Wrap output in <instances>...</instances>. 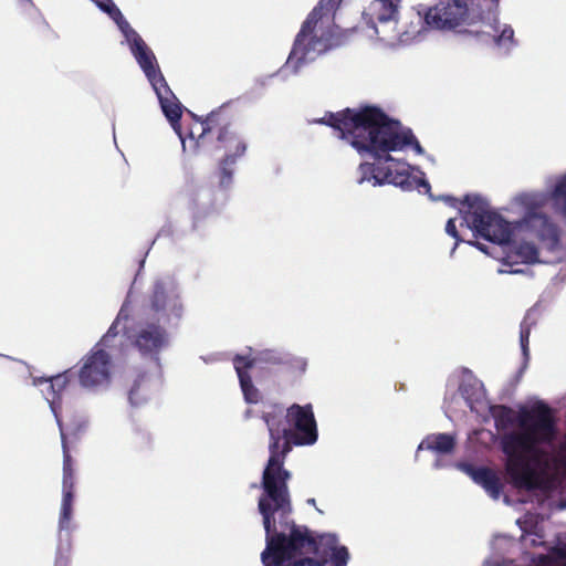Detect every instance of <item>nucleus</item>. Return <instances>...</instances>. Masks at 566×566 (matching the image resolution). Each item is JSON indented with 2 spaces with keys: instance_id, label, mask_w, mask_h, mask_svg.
Masks as SVG:
<instances>
[{
  "instance_id": "obj_25",
  "label": "nucleus",
  "mask_w": 566,
  "mask_h": 566,
  "mask_svg": "<svg viewBox=\"0 0 566 566\" xmlns=\"http://www.w3.org/2000/svg\"><path fill=\"white\" fill-rule=\"evenodd\" d=\"M490 412L497 428L504 429L514 422V411L504 405L492 406Z\"/></svg>"
},
{
  "instance_id": "obj_13",
  "label": "nucleus",
  "mask_w": 566,
  "mask_h": 566,
  "mask_svg": "<svg viewBox=\"0 0 566 566\" xmlns=\"http://www.w3.org/2000/svg\"><path fill=\"white\" fill-rule=\"evenodd\" d=\"M128 28L126 36L130 42L132 53L135 56L140 69L145 73L146 77L150 82L151 86L165 80L158 64L155 54L147 46L142 36L125 22Z\"/></svg>"
},
{
  "instance_id": "obj_15",
  "label": "nucleus",
  "mask_w": 566,
  "mask_h": 566,
  "mask_svg": "<svg viewBox=\"0 0 566 566\" xmlns=\"http://www.w3.org/2000/svg\"><path fill=\"white\" fill-rule=\"evenodd\" d=\"M153 88L155 90L157 97L159 99L161 109L166 116V118L169 120L171 127L179 135L181 140L184 142L182 135H181V115H182V105L174 94V92L168 86L166 80L157 83L156 85H153Z\"/></svg>"
},
{
  "instance_id": "obj_18",
  "label": "nucleus",
  "mask_w": 566,
  "mask_h": 566,
  "mask_svg": "<svg viewBox=\"0 0 566 566\" xmlns=\"http://www.w3.org/2000/svg\"><path fill=\"white\" fill-rule=\"evenodd\" d=\"M75 472L63 473L59 530L67 531L73 514Z\"/></svg>"
},
{
  "instance_id": "obj_24",
  "label": "nucleus",
  "mask_w": 566,
  "mask_h": 566,
  "mask_svg": "<svg viewBox=\"0 0 566 566\" xmlns=\"http://www.w3.org/2000/svg\"><path fill=\"white\" fill-rule=\"evenodd\" d=\"M535 325L536 319L533 317L532 313L527 312L520 325V344L525 360L530 357V335L533 326Z\"/></svg>"
},
{
  "instance_id": "obj_14",
  "label": "nucleus",
  "mask_w": 566,
  "mask_h": 566,
  "mask_svg": "<svg viewBox=\"0 0 566 566\" xmlns=\"http://www.w3.org/2000/svg\"><path fill=\"white\" fill-rule=\"evenodd\" d=\"M431 18H433V13L430 7L419 4L409 8L402 14L398 13L396 29L398 33L420 34L423 31L433 30Z\"/></svg>"
},
{
  "instance_id": "obj_8",
  "label": "nucleus",
  "mask_w": 566,
  "mask_h": 566,
  "mask_svg": "<svg viewBox=\"0 0 566 566\" xmlns=\"http://www.w3.org/2000/svg\"><path fill=\"white\" fill-rule=\"evenodd\" d=\"M342 0H319L310 12L297 33L287 63L295 62V70L326 51L340 46L343 35L333 30H322L324 19L328 20Z\"/></svg>"
},
{
  "instance_id": "obj_32",
  "label": "nucleus",
  "mask_w": 566,
  "mask_h": 566,
  "mask_svg": "<svg viewBox=\"0 0 566 566\" xmlns=\"http://www.w3.org/2000/svg\"><path fill=\"white\" fill-rule=\"evenodd\" d=\"M446 232L451 235L452 238H454L457 240V242L461 241L460 239V235H459V232L457 230V227H455V220L454 219H449L447 221V224H446ZM458 243H455L457 245Z\"/></svg>"
},
{
  "instance_id": "obj_40",
  "label": "nucleus",
  "mask_w": 566,
  "mask_h": 566,
  "mask_svg": "<svg viewBox=\"0 0 566 566\" xmlns=\"http://www.w3.org/2000/svg\"><path fill=\"white\" fill-rule=\"evenodd\" d=\"M307 503H310L311 505L315 506L316 505V502H315V499H308L307 500Z\"/></svg>"
},
{
  "instance_id": "obj_28",
  "label": "nucleus",
  "mask_w": 566,
  "mask_h": 566,
  "mask_svg": "<svg viewBox=\"0 0 566 566\" xmlns=\"http://www.w3.org/2000/svg\"><path fill=\"white\" fill-rule=\"evenodd\" d=\"M60 428L61 440H62V450H63V473H69L74 471L73 460L69 450L67 440H66V429L63 427Z\"/></svg>"
},
{
  "instance_id": "obj_35",
  "label": "nucleus",
  "mask_w": 566,
  "mask_h": 566,
  "mask_svg": "<svg viewBox=\"0 0 566 566\" xmlns=\"http://www.w3.org/2000/svg\"><path fill=\"white\" fill-rule=\"evenodd\" d=\"M139 382L135 381L134 386L129 390V399L133 401L135 394L138 391Z\"/></svg>"
},
{
  "instance_id": "obj_27",
  "label": "nucleus",
  "mask_w": 566,
  "mask_h": 566,
  "mask_svg": "<svg viewBox=\"0 0 566 566\" xmlns=\"http://www.w3.org/2000/svg\"><path fill=\"white\" fill-rule=\"evenodd\" d=\"M349 559V553L347 547L334 544L331 552L328 553V562L333 564V566H346Z\"/></svg>"
},
{
  "instance_id": "obj_4",
  "label": "nucleus",
  "mask_w": 566,
  "mask_h": 566,
  "mask_svg": "<svg viewBox=\"0 0 566 566\" xmlns=\"http://www.w3.org/2000/svg\"><path fill=\"white\" fill-rule=\"evenodd\" d=\"M188 113L201 124V133L196 140L198 150L208 155L226 151L219 163V170L220 185L228 186L233 175L231 166L247 150V144L234 130V114L227 105L213 109L206 117H199L190 111Z\"/></svg>"
},
{
  "instance_id": "obj_31",
  "label": "nucleus",
  "mask_w": 566,
  "mask_h": 566,
  "mask_svg": "<svg viewBox=\"0 0 566 566\" xmlns=\"http://www.w3.org/2000/svg\"><path fill=\"white\" fill-rule=\"evenodd\" d=\"M118 335V329H117V322H114L108 331L106 332V334L102 337V339L99 340V343H97L96 345H98V348H102L101 346H107L108 344V340L111 338H114Z\"/></svg>"
},
{
  "instance_id": "obj_23",
  "label": "nucleus",
  "mask_w": 566,
  "mask_h": 566,
  "mask_svg": "<svg viewBox=\"0 0 566 566\" xmlns=\"http://www.w3.org/2000/svg\"><path fill=\"white\" fill-rule=\"evenodd\" d=\"M534 566H566V541H557L547 554L538 555Z\"/></svg>"
},
{
  "instance_id": "obj_2",
  "label": "nucleus",
  "mask_w": 566,
  "mask_h": 566,
  "mask_svg": "<svg viewBox=\"0 0 566 566\" xmlns=\"http://www.w3.org/2000/svg\"><path fill=\"white\" fill-rule=\"evenodd\" d=\"M518 431L505 433L501 440L506 455L505 470L515 488L535 491L543 489V478L534 469L543 455L541 444L554 441L557 429L552 409L537 402L518 415Z\"/></svg>"
},
{
  "instance_id": "obj_7",
  "label": "nucleus",
  "mask_w": 566,
  "mask_h": 566,
  "mask_svg": "<svg viewBox=\"0 0 566 566\" xmlns=\"http://www.w3.org/2000/svg\"><path fill=\"white\" fill-rule=\"evenodd\" d=\"M554 211L566 220V172L560 175L549 192H522L515 197V202L524 210L518 227L522 231L535 237L543 248L554 251L560 243L558 227L542 210L548 202Z\"/></svg>"
},
{
  "instance_id": "obj_6",
  "label": "nucleus",
  "mask_w": 566,
  "mask_h": 566,
  "mask_svg": "<svg viewBox=\"0 0 566 566\" xmlns=\"http://www.w3.org/2000/svg\"><path fill=\"white\" fill-rule=\"evenodd\" d=\"M150 311L156 321L142 324L135 333L133 345L143 356L158 358L169 344V334L160 325L177 323L184 314L179 291L172 282L156 281L150 295Z\"/></svg>"
},
{
  "instance_id": "obj_3",
  "label": "nucleus",
  "mask_w": 566,
  "mask_h": 566,
  "mask_svg": "<svg viewBox=\"0 0 566 566\" xmlns=\"http://www.w3.org/2000/svg\"><path fill=\"white\" fill-rule=\"evenodd\" d=\"M286 409L280 403H272L263 411L261 418L269 430L270 457L262 472L261 486L263 490L258 507L263 518L264 531L276 530V515L281 531H311L298 526L290 518L292 512L289 481L292 473L282 465L281 451L285 440Z\"/></svg>"
},
{
  "instance_id": "obj_30",
  "label": "nucleus",
  "mask_w": 566,
  "mask_h": 566,
  "mask_svg": "<svg viewBox=\"0 0 566 566\" xmlns=\"http://www.w3.org/2000/svg\"><path fill=\"white\" fill-rule=\"evenodd\" d=\"M513 38H514V30L510 25H506L502 30L500 35L493 36V39L497 45L505 44L506 42L513 43Z\"/></svg>"
},
{
  "instance_id": "obj_29",
  "label": "nucleus",
  "mask_w": 566,
  "mask_h": 566,
  "mask_svg": "<svg viewBox=\"0 0 566 566\" xmlns=\"http://www.w3.org/2000/svg\"><path fill=\"white\" fill-rule=\"evenodd\" d=\"M285 358V354L281 355L274 350H264L260 354L259 359L263 363L270 364V365H279L281 366L283 364V360Z\"/></svg>"
},
{
  "instance_id": "obj_16",
  "label": "nucleus",
  "mask_w": 566,
  "mask_h": 566,
  "mask_svg": "<svg viewBox=\"0 0 566 566\" xmlns=\"http://www.w3.org/2000/svg\"><path fill=\"white\" fill-rule=\"evenodd\" d=\"M256 360L258 358H250L242 355H235L233 358V366L238 374L244 400L251 405H255L261 400V394L253 385L252 377L249 374V369L255 366Z\"/></svg>"
},
{
  "instance_id": "obj_38",
  "label": "nucleus",
  "mask_w": 566,
  "mask_h": 566,
  "mask_svg": "<svg viewBox=\"0 0 566 566\" xmlns=\"http://www.w3.org/2000/svg\"><path fill=\"white\" fill-rule=\"evenodd\" d=\"M562 452L564 454V462L566 464V436H565V440H564V442L562 444Z\"/></svg>"
},
{
  "instance_id": "obj_10",
  "label": "nucleus",
  "mask_w": 566,
  "mask_h": 566,
  "mask_svg": "<svg viewBox=\"0 0 566 566\" xmlns=\"http://www.w3.org/2000/svg\"><path fill=\"white\" fill-rule=\"evenodd\" d=\"M285 440L283 441V450L280 452L282 457V465L293 446H311L317 441V426L311 403L301 406L293 403L286 408L285 412Z\"/></svg>"
},
{
  "instance_id": "obj_11",
  "label": "nucleus",
  "mask_w": 566,
  "mask_h": 566,
  "mask_svg": "<svg viewBox=\"0 0 566 566\" xmlns=\"http://www.w3.org/2000/svg\"><path fill=\"white\" fill-rule=\"evenodd\" d=\"M469 0H440L434 7H430L433 18V30H455L463 28L461 32H468L475 36L485 33L483 30L471 29L474 24L482 22L471 17Z\"/></svg>"
},
{
  "instance_id": "obj_9",
  "label": "nucleus",
  "mask_w": 566,
  "mask_h": 566,
  "mask_svg": "<svg viewBox=\"0 0 566 566\" xmlns=\"http://www.w3.org/2000/svg\"><path fill=\"white\" fill-rule=\"evenodd\" d=\"M443 200L457 208L475 237L497 244L511 241L513 230L500 213L490 209L489 202L478 195H467L463 200L444 196Z\"/></svg>"
},
{
  "instance_id": "obj_5",
  "label": "nucleus",
  "mask_w": 566,
  "mask_h": 566,
  "mask_svg": "<svg viewBox=\"0 0 566 566\" xmlns=\"http://www.w3.org/2000/svg\"><path fill=\"white\" fill-rule=\"evenodd\" d=\"M266 533V547L261 554L264 566H282L295 560L292 566H325L328 553L338 539L335 533Z\"/></svg>"
},
{
  "instance_id": "obj_1",
  "label": "nucleus",
  "mask_w": 566,
  "mask_h": 566,
  "mask_svg": "<svg viewBox=\"0 0 566 566\" xmlns=\"http://www.w3.org/2000/svg\"><path fill=\"white\" fill-rule=\"evenodd\" d=\"M316 122L337 130L338 138L350 144L358 154H369L377 160L374 164L359 165V184L374 179L375 185L392 184L403 190L412 188L411 175L406 168L399 169V163L390 155L391 151L402 150L408 146L418 155L424 153L411 128L402 126L398 119L389 117L376 105L347 107L336 113H327Z\"/></svg>"
},
{
  "instance_id": "obj_33",
  "label": "nucleus",
  "mask_w": 566,
  "mask_h": 566,
  "mask_svg": "<svg viewBox=\"0 0 566 566\" xmlns=\"http://www.w3.org/2000/svg\"><path fill=\"white\" fill-rule=\"evenodd\" d=\"M102 10L111 13L112 9H114L116 11V13L118 15H120V12L117 8H115V6L112 3L111 6L108 3H111V0H93Z\"/></svg>"
},
{
  "instance_id": "obj_36",
  "label": "nucleus",
  "mask_w": 566,
  "mask_h": 566,
  "mask_svg": "<svg viewBox=\"0 0 566 566\" xmlns=\"http://www.w3.org/2000/svg\"><path fill=\"white\" fill-rule=\"evenodd\" d=\"M472 245H474L475 248H478L480 251L484 252V253H488V250H486V245L479 242V241H474V242H471Z\"/></svg>"
},
{
  "instance_id": "obj_17",
  "label": "nucleus",
  "mask_w": 566,
  "mask_h": 566,
  "mask_svg": "<svg viewBox=\"0 0 566 566\" xmlns=\"http://www.w3.org/2000/svg\"><path fill=\"white\" fill-rule=\"evenodd\" d=\"M70 381L69 371L51 376L49 378L40 377L34 378L33 384L40 386L42 384L48 385L46 400L50 403L51 410L55 416L59 427H63V421L60 415L61 411V394L66 388Z\"/></svg>"
},
{
  "instance_id": "obj_20",
  "label": "nucleus",
  "mask_w": 566,
  "mask_h": 566,
  "mask_svg": "<svg viewBox=\"0 0 566 566\" xmlns=\"http://www.w3.org/2000/svg\"><path fill=\"white\" fill-rule=\"evenodd\" d=\"M538 248L528 241H522L502 258L504 265L513 266L518 263L535 264L539 263Z\"/></svg>"
},
{
  "instance_id": "obj_42",
  "label": "nucleus",
  "mask_w": 566,
  "mask_h": 566,
  "mask_svg": "<svg viewBox=\"0 0 566 566\" xmlns=\"http://www.w3.org/2000/svg\"><path fill=\"white\" fill-rule=\"evenodd\" d=\"M493 4L497 6L500 0H491Z\"/></svg>"
},
{
  "instance_id": "obj_19",
  "label": "nucleus",
  "mask_w": 566,
  "mask_h": 566,
  "mask_svg": "<svg viewBox=\"0 0 566 566\" xmlns=\"http://www.w3.org/2000/svg\"><path fill=\"white\" fill-rule=\"evenodd\" d=\"M469 473L472 480L481 485L494 500H497L503 492V484L497 473L488 467L470 468Z\"/></svg>"
},
{
  "instance_id": "obj_21",
  "label": "nucleus",
  "mask_w": 566,
  "mask_h": 566,
  "mask_svg": "<svg viewBox=\"0 0 566 566\" xmlns=\"http://www.w3.org/2000/svg\"><path fill=\"white\" fill-rule=\"evenodd\" d=\"M401 0H374L369 6V14L379 23L397 24L398 8Z\"/></svg>"
},
{
  "instance_id": "obj_39",
  "label": "nucleus",
  "mask_w": 566,
  "mask_h": 566,
  "mask_svg": "<svg viewBox=\"0 0 566 566\" xmlns=\"http://www.w3.org/2000/svg\"><path fill=\"white\" fill-rule=\"evenodd\" d=\"M509 273H513V274H520V273H524L525 271L522 270V269H511L510 271H507Z\"/></svg>"
},
{
  "instance_id": "obj_26",
  "label": "nucleus",
  "mask_w": 566,
  "mask_h": 566,
  "mask_svg": "<svg viewBox=\"0 0 566 566\" xmlns=\"http://www.w3.org/2000/svg\"><path fill=\"white\" fill-rule=\"evenodd\" d=\"M281 366L284 368V370L287 374H290L294 377H297L305 373L306 367H307V361H306V359H304L302 357H296V356H293L290 354H285V358Z\"/></svg>"
},
{
  "instance_id": "obj_41",
  "label": "nucleus",
  "mask_w": 566,
  "mask_h": 566,
  "mask_svg": "<svg viewBox=\"0 0 566 566\" xmlns=\"http://www.w3.org/2000/svg\"><path fill=\"white\" fill-rule=\"evenodd\" d=\"M422 185H423L424 187H427V188H430V185H429V182H428V181H424V180H423V181H422Z\"/></svg>"
},
{
  "instance_id": "obj_34",
  "label": "nucleus",
  "mask_w": 566,
  "mask_h": 566,
  "mask_svg": "<svg viewBox=\"0 0 566 566\" xmlns=\"http://www.w3.org/2000/svg\"><path fill=\"white\" fill-rule=\"evenodd\" d=\"M55 566H70V560L66 557L60 556L55 560Z\"/></svg>"
},
{
  "instance_id": "obj_22",
  "label": "nucleus",
  "mask_w": 566,
  "mask_h": 566,
  "mask_svg": "<svg viewBox=\"0 0 566 566\" xmlns=\"http://www.w3.org/2000/svg\"><path fill=\"white\" fill-rule=\"evenodd\" d=\"M441 454L452 453L455 448V439L449 433L429 434L418 447Z\"/></svg>"
},
{
  "instance_id": "obj_37",
  "label": "nucleus",
  "mask_w": 566,
  "mask_h": 566,
  "mask_svg": "<svg viewBox=\"0 0 566 566\" xmlns=\"http://www.w3.org/2000/svg\"><path fill=\"white\" fill-rule=\"evenodd\" d=\"M525 535H535V536H536L537 538H539V539H543V538H544L543 533H538V532H535V533H523V534H522V538H524V537H525Z\"/></svg>"
},
{
  "instance_id": "obj_12",
  "label": "nucleus",
  "mask_w": 566,
  "mask_h": 566,
  "mask_svg": "<svg viewBox=\"0 0 566 566\" xmlns=\"http://www.w3.org/2000/svg\"><path fill=\"white\" fill-rule=\"evenodd\" d=\"M78 381L88 389L106 388L111 384L114 363L111 355L95 345L82 359Z\"/></svg>"
}]
</instances>
